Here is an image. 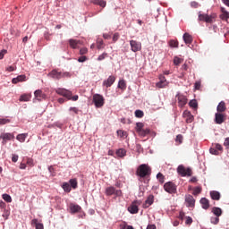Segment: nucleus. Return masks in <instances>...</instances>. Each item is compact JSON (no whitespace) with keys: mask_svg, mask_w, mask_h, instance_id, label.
<instances>
[{"mask_svg":"<svg viewBox=\"0 0 229 229\" xmlns=\"http://www.w3.org/2000/svg\"><path fill=\"white\" fill-rule=\"evenodd\" d=\"M151 174V166L148 165V164H141L138 166L136 171V174L140 177V179H144L145 177L150 176Z\"/></svg>","mask_w":229,"mask_h":229,"instance_id":"obj_1","label":"nucleus"},{"mask_svg":"<svg viewBox=\"0 0 229 229\" xmlns=\"http://www.w3.org/2000/svg\"><path fill=\"white\" fill-rule=\"evenodd\" d=\"M55 92L56 94L66 98L68 100H72L73 102H77V100L79 99L78 95L72 96L73 93L72 91H69L65 88H57V89H55Z\"/></svg>","mask_w":229,"mask_h":229,"instance_id":"obj_2","label":"nucleus"},{"mask_svg":"<svg viewBox=\"0 0 229 229\" xmlns=\"http://www.w3.org/2000/svg\"><path fill=\"white\" fill-rule=\"evenodd\" d=\"M216 17V13H211V15H208V13H199V21L206 23H214Z\"/></svg>","mask_w":229,"mask_h":229,"instance_id":"obj_3","label":"nucleus"},{"mask_svg":"<svg viewBox=\"0 0 229 229\" xmlns=\"http://www.w3.org/2000/svg\"><path fill=\"white\" fill-rule=\"evenodd\" d=\"M93 103L97 108L103 107L105 104V98L104 96L100 95L99 93H96L93 96Z\"/></svg>","mask_w":229,"mask_h":229,"instance_id":"obj_4","label":"nucleus"},{"mask_svg":"<svg viewBox=\"0 0 229 229\" xmlns=\"http://www.w3.org/2000/svg\"><path fill=\"white\" fill-rule=\"evenodd\" d=\"M48 75L53 79H62L65 78L66 76H71L69 72H61V71L58 70H52Z\"/></svg>","mask_w":229,"mask_h":229,"instance_id":"obj_5","label":"nucleus"},{"mask_svg":"<svg viewBox=\"0 0 229 229\" xmlns=\"http://www.w3.org/2000/svg\"><path fill=\"white\" fill-rule=\"evenodd\" d=\"M164 190L165 191V192L168 193L177 192V187L172 181H168L167 182H165V184H164Z\"/></svg>","mask_w":229,"mask_h":229,"instance_id":"obj_6","label":"nucleus"},{"mask_svg":"<svg viewBox=\"0 0 229 229\" xmlns=\"http://www.w3.org/2000/svg\"><path fill=\"white\" fill-rule=\"evenodd\" d=\"M177 172L181 176L186 177V176H191L192 171L191 168H185L183 165H179L177 168Z\"/></svg>","mask_w":229,"mask_h":229,"instance_id":"obj_7","label":"nucleus"},{"mask_svg":"<svg viewBox=\"0 0 229 229\" xmlns=\"http://www.w3.org/2000/svg\"><path fill=\"white\" fill-rule=\"evenodd\" d=\"M226 120V114H222L221 112L217 111L216 114H215V123L216 124H223Z\"/></svg>","mask_w":229,"mask_h":229,"instance_id":"obj_8","label":"nucleus"},{"mask_svg":"<svg viewBox=\"0 0 229 229\" xmlns=\"http://www.w3.org/2000/svg\"><path fill=\"white\" fill-rule=\"evenodd\" d=\"M131 48L133 53H137L138 51L141 50V42L137 40H131L130 41Z\"/></svg>","mask_w":229,"mask_h":229,"instance_id":"obj_9","label":"nucleus"},{"mask_svg":"<svg viewBox=\"0 0 229 229\" xmlns=\"http://www.w3.org/2000/svg\"><path fill=\"white\" fill-rule=\"evenodd\" d=\"M176 98H177L179 107H184V106H186L188 103V98H186V96L182 95L180 93H178V95L176 96Z\"/></svg>","mask_w":229,"mask_h":229,"instance_id":"obj_10","label":"nucleus"},{"mask_svg":"<svg viewBox=\"0 0 229 229\" xmlns=\"http://www.w3.org/2000/svg\"><path fill=\"white\" fill-rule=\"evenodd\" d=\"M185 201L187 203V207L193 208L195 207L196 199L191 194H187L185 197Z\"/></svg>","mask_w":229,"mask_h":229,"instance_id":"obj_11","label":"nucleus"},{"mask_svg":"<svg viewBox=\"0 0 229 229\" xmlns=\"http://www.w3.org/2000/svg\"><path fill=\"white\" fill-rule=\"evenodd\" d=\"M154 201H155V196H153V194H149L143 204V208H149V207L153 205Z\"/></svg>","mask_w":229,"mask_h":229,"instance_id":"obj_12","label":"nucleus"},{"mask_svg":"<svg viewBox=\"0 0 229 229\" xmlns=\"http://www.w3.org/2000/svg\"><path fill=\"white\" fill-rule=\"evenodd\" d=\"M168 86V81H166L165 76L160 75L159 81L157 83V87L158 89H165V87Z\"/></svg>","mask_w":229,"mask_h":229,"instance_id":"obj_13","label":"nucleus"},{"mask_svg":"<svg viewBox=\"0 0 229 229\" xmlns=\"http://www.w3.org/2000/svg\"><path fill=\"white\" fill-rule=\"evenodd\" d=\"M115 79H116L115 76L114 75L108 76V78L103 81V86L108 89L109 87L113 86V84L115 81Z\"/></svg>","mask_w":229,"mask_h":229,"instance_id":"obj_14","label":"nucleus"},{"mask_svg":"<svg viewBox=\"0 0 229 229\" xmlns=\"http://www.w3.org/2000/svg\"><path fill=\"white\" fill-rule=\"evenodd\" d=\"M182 117H184V119L186 120V123H192L194 120V116L191 114V111H188V109H186L183 114H182Z\"/></svg>","mask_w":229,"mask_h":229,"instance_id":"obj_15","label":"nucleus"},{"mask_svg":"<svg viewBox=\"0 0 229 229\" xmlns=\"http://www.w3.org/2000/svg\"><path fill=\"white\" fill-rule=\"evenodd\" d=\"M0 138L3 139V143H6L7 140H13L14 139L13 133H2Z\"/></svg>","mask_w":229,"mask_h":229,"instance_id":"obj_16","label":"nucleus"},{"mask_svg":"<svg viewBox=\"0 0 229 229\" xmlns=\"http://www.w3.org/2000/svg\"><path fill=\"white\" fill-rule=\"evenodd\" d=\"M128 210L132 215L138 213L139 212V207H138L137 201L132 202V204L130 205V207L128 208Z\"/></svg>","mask_w":229,"mask_h":229,"instance_id":"obj_17","label":"nucleus"},{"mask_svg":"<svg viewBox=\"0 0 229 229\" xmlns=\"http://www.w3.org/2000/svg\"><path fill=\"white\" fill-rule=\"evenodd\" d=\"M200 204L203 209L210 208V201L208 199H206V197H202V199H200Z\"/></svg>","mask_w":229,"mask_h":229,"instance_id":"obj_18","label":"nucleus"},{"mask_svg":"<svg viewBox=\"0 0 229 229\" xmlns=\"http://www.w3.org/2000/svg\"><path fill=\"white\" fill-rule=\"evenodd\" d=\"M211 212L217 218H219L223 215V209H221V208H218V207H213L211 208Z\"/></svg>","mask_w":229,"mask_h":229,"instance_id":"obj_19","label":"nucleus"},{"mask_svg":"<svg viewBox=\"0 0 229 229\" xmlns=\"http://www.w3.org/2000/svg\"><path fill=\"white\" fill-rule=\"evenodd\" d=\"M209 195L213 200H220L221 199V193L220 191H211L209 192Z\"/></svg>","mask_w":229,"mask_h":229,"instance_id":"obj_20","label":"nucleus"},{"mask_svg":"<svg viewBox=\"0 0 229 229\" xmlns=\"http://www.w3.org/2000/svg\"><path fill=\"white\" fill-rule=\"evenodd\" d=\"M36 99L38 101L42 99H46V95L44 92L41 91V89H37V91L34 92Z\"/></svg>","mask_w":229,"mask_h":229,"instance_id":"obj_21","label":"nucleus"},{"mask_svg":"<svg viewBox=\"0 0 229 229\" xmlns=\"http://www.w3.org/2000/svg\"><path fill=\"white\" fill-rule=\"evenodd\" d=\"M27 81V76L26 75H20L17 76V78H13L12 81L13 84H17L19 81Z\"/></svg>","mask_w":229,"mask_h":229,"instance_id":"obj_22","label":"nucleus"},{"mask_svg":"<svg viewBox=\"0 0 229 229\" xmlns=\"http://www.w3.org/2000/svg\"><path fill=\"white\" fill-rule=\"evenodd\" d=\"M70 210L72 213H78L81 210V207L78 204H70Z\"/></svg>","mask_w":229,"mask_h":229,"instance_id":"obj_23","label":"nucleus"},{"mask_svg":"<svg viewBox=\"0 0 229 229\" xmlns=\"http://www.w3.org/2000/svg\"><path fill=\"white\" fill-rule=\"evenodd\" d=\"M31 225H35L36 229H44V224L38 223V220L37 218H33L31 221Z\"/></svg>","mask_w":229,"mask_h":229,"instance_id":"obj_24","label":"nucleus"},{"mask_svg":"<svg viewBox=\"0 0 229 229\" xmlns=\"http://www.w3.org/2000/svg\"><path fill=\"white\" fill-rule=\"evenodd\" d=\"M183 40L186 43V45H191V43H192V41H193V38H192L191 35H190V34H188V32H186L183 35Z\"/></svg>","mask_w":229,"mask_h":229,"instance_id":"obj_25","label":"nucleus"},{"mask_svg":"<svg viewBox=\"0 0 229 229\" xmlns=\"http://www.w3.org/2000/svg\"><path fill=\"white\" fill-rule=\"evenodd\" d=\"M226 111V105L225 101H220V103L217 106V112H220L223 114V112Z\"/></svg>","mask_w":229,"mask_h":229,"instance_id":"obj_26","label":"nucleus"},{"mask_svg":"<svg viewBox=\"0 0 229 229\" xmlns=\"http://www.w3.org/2000/svg\"><path fill=\"white\" fill-rule=\"evenodd\" d=\"M91 4H98V6H101L103 8L106 6V0H91Z\"/></svg>","mask_w":229,"mask_h":229,"instance_id":"obj_27","label":"nucleus"},{"mask_svg":"<svg viewBox=\"0 0 229 229\" xmlns=\"http://www.w3.org/2000/svg\"><path fill=\"white\" fill-rule=\"evenodd\" d=\"M26 138H28V133H20L16 136V140H19L21 143H24Z\"/></svg>","mask_w":229,"mask_h":229,"instance_id":"obj_28","label":"nucleus"},{"mask_svg":"<svg viewBox=\"0 0 229 229\" xmlns=\"http://www.w3.org/2000/svg\"><path fill=\"white\" fill-rule=\"evenodd\" d=\"M31 99V95H28V94H23L21 96H20V102H30V100Z\"/></svg>","mask_w":229,"mask_h":229,"instance_id":"obj_29","label":"nucleus"},{"mask_svg":"<svg viewBox=\"0 0 229 229\" xmlns=\"http://www.w3.org/2000/svg\"><path fill=\"white\" fill-rule=\"evenodd\" d=\"M144 127V123H136V132L140 136L142 132V129Z\"/></svg>","mask_w":229,"mask_h":229,"instance_id":"obj_30","label":"nucleus"},{"mask_svg":"<svg viewBox=\"0 0 229 229\" xmlns=\"http://www.w3.org/2000/svg\"><path fill=\"white\" fill-rule=\"evenodd\" d=\"M114 193H115V188H114V186H108L106 189V195L112 196V195H114Z\"/></svg>","mask_w":229,"mask_h":229,"instance_id":"obj_31","label":"nucleus"},{"mask_svg":"<svg viewBox=\"0 0 229 229\" xmlns=\"http://www.w3.org/2000/svg\"><path fill=\"white\" fill-rule=\"evenodd\" d=\"M81 41L80 40H76V39H70L69 40V45H70V47L72 48H77L79 43Z\"/></svg>","mask_w":229,"mask_h":229,"instance_id":"obj_32","label":"nucleus"},{"mask_svg":"<svg viewBox=\"0 0 229 229\" xmlns=\"http://www.w3.org/2000/svg\"><path fill=\"white\" fill-rule=\"evenodd\" d=\"M127 154V150L123 149V148H121L120 149L116 150V155L119 157H124Z\"/></svg>","mask_w":229,"mask_h":229,"instance_id":"obj_33","label":"nucleus"},{"mask_svg":"<svg viewBox=\"0 0 229 229\" xmlns=\"http://www.w3.org/2000/svg\"><path fill=\"white\" fill-rule=\"evenodd\" d=\"M62 188L64 191V192L69 193L72 191V186L69 184V182H64Z\"/></svg>","mask_w":229,"mask_h":229,"instance_id":"obj_34","label":"nucleus"},{"mask_svg":"<svg viewBox=\"0 0 229 229\" xmlns=\"http://www.w3.org/2000/svg\"><path fill=\"white\" fill-rule=\"evenodd\" d=\"M189 106L190 107L193 108V110H197L199 104L197 100L193 99L190 101Z\"/></svg>","mask_w":229,"mask_h":229,"instance_id":"obj_35","label":"nucleus"},{"mask_svg":"<svg viewBox=\"0 0 229 229\" xmlns=\"http://www.w3.org/2000/svg\"><path fill=\"white\" fill-rule=\"evenodd\" d=\"M157 179L158 180V182H159L161 184H164L165 177L164 176L163 174H161V172H159V173L157 174Z\"/></svg>","mask_w":229,"mask_h":229,"instance_id":"obj_36","label":"nucleus"},{"mask_svg":"<svg viewBox=\"0 0 229 229\" xmlns=\"http://www.w3.org/2000/svg\"><path fill=\"white\" fill-rule=\"evenodd\" d=\"M3 199L4 201H6V203H12L13 201V199L10 196V194H7V193L3 194Z\"/></svg>","mask_w":229,"mask_h":229,"instance_id":"obj_37","label":"nucleus"},{"mask_svg":"<svg viewBox=\"0 0 229 229\" xmlns=\"http://www.w3.org/2000/svg\"><path fill=\"white\" fill-rule=\"evenodd\" d=\"M70 184H71V187L73 190H76V188L78 187V181H77V179H71L70 180Z\"/></svg>","mask_w":229,"mask_h":229,"instance_id":"obj_38","label":"nucleus"},{"mask_svg":"<svg viewBox=\"0 0 229 229\" xmlns=\"http://www.w3.org/2000/svg\"><path fill=\"white\" fill-rule=\"evenodd\" d=\"M221 19H223V21H225L226 22H228V19H229L228 11H223V14L221 15Z\"/></svg>","mask_w":229,"mask_h":229,"instance_id":"obj_39","label":"nucleus"},{"mask_svg":"<svg viewBox=\"0 0 229 229\" xmlns=\"http://www.w3.org/2000/svg\"><path fill=\"white\" fill-rule=\"evenodd\" d=\"M150 132H151V131L149 130V128L144 129V127H143L142 131L140 132V136L145 137L147 135H149Z\"/></svg>","mask_w":229,"mask_h":229,"instance_id":"obj_40","label":"nucleus"},{"mask_svg":"<svg viewBox=\"0 0 229 229\" xmlns=\"http://www.w3.org/2000/svg\"><path fill=\"white\" fill-rule=\"evenodd\" d=\"M182 62H183V59H182V57H178V56L174 57V64L179 65L182 64Z\"/></svg>","mask_w":229,"mask_h":229,"instance_id":"obj_41","label":"nucleus"},{"mask_svg":"<svg viewBox=\"0 0 229 229\" xmlns=\"http://www.w3.org/2000/svg\"><path fill=\"white\" fill-rule=\"evenodd\" d=\"M117 134L118 136H120V138H127L128 136V133L126 132V131H123V130H118Z\"/></svg>","mask_w":229,"mask_h":229,"instance_id":"obj_42","label":"nucleus"},{"mask_svg":"<svg viewBox=\"0 0 229 229\" xmlns=\"http://www.w3.org/2000/svg\"><path fill=\"white\" fill-rule=\"evenodd\" d=\"M209 153L212 155H219V152L216 148V144L213 145V147L209 148Z\"/></svg>","mask_w":229,"mask_h":229,"instance_id":"obj_43","label":"nucleus"},{"mask_svg":"<svg viewBox=\"0 0 229 229\" xmlns=\"http://www.w3.org/2000/svg\"><path fill=\"white\" fill-rule=\"evenodd\" d=\"M127 88V85L125 83V81H120L118 83V89H125Z\"/></svg>","mask_w":229,"mask_h":229,"instance_id":"obj_44","label":"nucleus"},{"mask_svg":"<svg viewBox=\"0 0 229 229\" xmlns=\"http://www.w3.org/2000/svg\"><path fill=\"white\" fill-rule=\"evenodd\" d=\"M201 191H202V188H200V186H197L196 188L193 189V195L194 196L199 195Z\"/></svg>","mask_w":229,"mask_h":229,"instance_id":"obj_45","label":"nucleus"},{"mask_svg":"<svg viewBox=\"0 0 229 229\" xmlns=\"http://www.w3.org/2000/svg\"><path fill=\"white\" fill-rule=\"evenodd\" d=\"M97 47L98 48V50H101V48L105 47V43L102 39H98L97 42Z\"/></svg>","mask_w":229,"mask_h":229,"instance_id":"obj_46","label":"nucleus"},{"mask_svg":"<svg viewBox=\"0 0 229 229\" xmlns=\"http://www.w3.org/2000/svg\"><path fill=\"white\" fill-rule=\"evenodd\" d=\"M169 46L170 47H178L179 46V43H178V40H170L169 41Z\"/></svg>","mask_w":229,"mask_h":229,"instance_id":"obj_47","label":"nucleus"},{"mask_svg":"<svg viewBox=\"0 0 229 229\" xmlns=\"http://www.w3.org/2000/svg\"><path fill=\"white\" fill-rule=\"evenodd\" d=\"M135 116L139 118L144 117V112L140 111V109H137L135 111Z\"/></svg>","mask_w":229,"mask_h":229,"instance_id":"obj_48","label":"nucleus"},{"mask_svg":"<svg viewBox=\"0 0 229 229\" xmlns=\"http://www.w3.org/2000/svg\"><path fill=\"white\" fill-rule=\"evenodd\" d=\"M219 221H220V218L216 217V216H215V217H211V218H210V222H211V224H213L214 225H217V224H219Z\"/></svg>","mask_w":229,"mask_h":229,"instance_id":"obj_49","label":"nucleus"},{"mask_svg":"<svg viewBox=\"0 0 229 229\" xmlns=\"http://www.w3.org/2000/svg\"><path fill=\"white\" fill-rule=\"evenodd\" d=\"M183 140V136L182 134H177V138L175 139V141L179 144H182Z\"/></svg>","mask_w":229,"mask_h":229,"instance_id":"obj_50","label":"nucleus"},{"mask_svg":"<svg viewBox=\"0 0 229 229\" xmlns=\"http://www.w3.org/2000/svg\"><path fill=\"white\" fill-rule=\"evenodd\" d=\"M106 56H108V54H106V52H104L102 55H99V56L98 57V61H104Z\"/></svg>","mask_w":229,"mask_h":229,"instance_id":"obj_51","label":"nucleus"},{"mask_svg":"<svg viewBox=\"0 0 229 229\" xmlns=\"http://www.w3.org/2000/svg\"><path fill=\"white\" fill-rule=\"evenodd\" d=\"M192 223H193V218H192V217H190V216H188L186 217L185 224H186L187 225H191Z\"/></svg>","mask_w":229,"mask_h":229,"instance_id":"obj_52","label":"nucleus"},{"mask_svg":"<svg viewBox=\"0 0 229 229\" xmlns=\"http://www.w3.org/2000/svg\"><path fill=\"white\" fill-rule=\"evenodd\" d=\"M89 52V49L86 47H83L82 48L80 49V54L81 55H85Z\"/></svg>","mask_w":229,"mask_h":229,"instance_id":"obj_53","label":"nucleus"},{"mask_svg":"<svg viewBox=\"0 0 229 229\" xmlns=\"http://www.w3.org/2000/svg\"><path fill=\"white\" fill-rule=\"evenodd\" d=\"M70 111H72L76 115L79 114L80 109L76 108V106H71Z\"/></svg>","mask_w":229,"mask_h":229,"instance_id":"obj_54","label":"nucleus"},{"mask_svg":"<svg viewBox=\"0 0 229 229\" xmlns=\"http://www.w3.org/2000/svg\"><path fill=\"white\" fill-rule=\"evenodd\" d=\"M8 123H11L10 119H0V125L7 124Z\"/></svg>","mask_w":229,"mask_h":229,"instance_id":"obj_55","label":"nucleus"},{"mask_svg":"<svg viewBox=\"0 0 229 229\" xmlns=\"http://www.w3.org/2000/svg\"><path fill=\"white\" fill-rule=\"evenodd\" d=\"M7 54V49H2L0 51V59H4V56Z\"/></svg>","mask_w":229,"mask_h":229,"instance_id":"obj_56","label":"nucleus"},{"mask_svg":"<svg viewBox=\"0 0 229 229\" xmlns=\"http://www.w3.org/2000/svg\"><path fill=\"white\" fill-rule=\"evenodd\" d=\"M215 148L216 149L217 152L223 151V147L221 144H215Z\"/></svg>","mask_w":229,"mask_h":229,"instance_id":"obj_57","label":"nucleus"},{"mask_svg":"<svg viewBox=\"0 0 229 229\" xmlns=\"http://www.w3.org/2000/svg\"><path fill=\"white\" fill-rule=\"evenodd\" d=\"M19 160V156L18 155H13L12 157V162L16 163Z\"/></svg>","mask_w":229,"mask_h":229,"instance_id":"obj_58","label":"nucleus"},{"mask_svg":"<svg viewBox=\"0 0 229 229\" xmlns=\"http://www.w3.org/2000/svg\"><path fill=\"white\" fill-rule=\"evenodd\" d=\"M51 34H49V32H45L44 33V38H45V39H47V40H51Z\"/></svg>","mask_w":229,"mask_h":229,"instance_id":"obj_59","label":"nucleus"},{"mask_svg":"<svg viewBox=\"0 0 229 229\" xmlns=\"http://www.w3.org/2000/svg\"><path fill=\"white\" fill-rule=\"evenodd\" d=\"M120 35L118 34V32H116L114 37H113V41L114 42H117V40L119 39Z\"/></svg>","mask_w":229,"mask_h":229,"instance_id":"obj_60","label":"nucleus"},{"mask_svg":"<svg viewBox=\"0 0 229 229\" xmlns=\"http://www.w3.org/2000/svg\"><path fill=\"white\" fill-rule=\"evenodd\" d=\"M86 61H87V56H81L78 59V62H80V63H83V62H86Z\"/></svg>","mask_w":229,"mask_h":229,"instance_id":"obj_61","label":"nucleus"},{"mask_svg":"<svg viewBox=\"0 0 229 229\" xmlns=\"http://www.w3.org/2000/svg\"><path fill=\"white\" fill-rule=\"evenodd\" d=\"M15 68L13 67V65H9V67L6 68V71H8L9 72H13V71H14Z\"/></svg>","mask_w":229,"mask_h":229,"instance_id":"obj_62","label":"nucleus"},{"mask_svg":"<svg viewBox=\"0 0 229 229\" xmlns=\"http://www.w3.org/2000/svg\"><path fill=\"white\" fill-rule=\"evenodd\" d=\"M224 145H225V147H229V138H226V139L225 140Z\"/></svg>","mask_w":229,"mask_h":229,"instance_id":"obj_63","label":"nucleus"},{"mask_svg":"<svg viewBox=\"0 0 229 229\" xmlns=\"http://www.w3.org/2000/svg\"><path fill=\"white\" fill-rule=\"evenodd\" d=\"M147 229H157V226L155 225H148Z\"/></svg>","mask_w":229,"mask_h":229,"instance_id":"obj_64","label":"nucleus"}]
</instances>
